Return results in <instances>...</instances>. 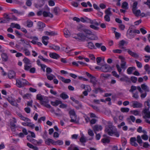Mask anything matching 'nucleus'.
Returning <instances> with one entry per match:
<instances>
[{
  "instance_id": "473e14b6",
  "label": "nucleus",
  "mask_w": 150,
  "mask_h": 150,
  "mask_svg": "<svg viewBox=\"0 0 150 150\" xmlns=\"http://www.w3.org/2000/svg\"><path fill=\"white\" fill-rule=\"evenodd\" d=\"M90 82L93 85H95L96 84V78L95 76H92L90 78Z\"/></svg>"
},
{
  "instance_id": "9d476101",
  "label": "nucleus",
  "mask_w": 150,
  "mask_h": 150,
  "mask_svg": "<svg viewBox=\"0 0 150 150\" xmlns=\"http://www.w3.org/2000/svg\"><path fill=\"white\" fill-rule=\"evenodd\" d=\"M42 14L44 17H49L51 18H52L53 17V15L50 12H47L46 11H43L42 12Z\"/></svg>"
},
{
  "instance_id": "dca6fc26",
  "label": "nucleus",
  "mask_w": 150,
  "mask_h": 150,
  "mask_svg": "<svg viewBox=\"0 0 150 150\" xmlns=\"http://www.w3.org/2000/svg\"><path fill=\"white\" fill-rule=\"evenodd\" d=\"M16 75L15 72L13 71H10L8 73V76L9 79H12L14 78Z\"/></svg>"
},
{
  "instance_id": "4be33fe9",
  "label": "nucleus",
  "mask_w": 150,
  "mask_h": 150,
  "mask_svg": "<svg viewBox=\"0 0 150 150\" xmlns=\"http://www.w3.org/2000/svg\"><path fill=\"white\" fill-rule=\"evenodd\" d=\"M60 97L63 100H65L69 98V96L64 92H62L60 95Z\"/></svg>"
},
{
  "instance_id": "0e129e2a",
  "label": "nucleus",
  "mask_w": 150,
  "mask_h": 150,
  "mask_svg": "<svg viewBox=\"0 0 150 150\" xmlns=\"http://www.w3.org/2000/svg\"><path fill=\"white\" fill-rule=\"evenodd\" d=\"M144 50L145 51L147 52H150V47L148 45H147L144 48Z\"/></svg>"
},
{
  "instance_id": "e433bc0d",
  "label": "nucleus",
  "mask_w": 150,
  "mask_h": 150,
  "mask_svg": "<svg viewBox=\"0 0 150 150\" xmlns=\"http://www.w3.org/2000/svg\"><path fill=\"white\" fill-rule=\"evenodd\" d=\"M88 45H87L88 47L89 48L91 49H95V47L93 44L91 42H88Z\"/></svg>"
},
{
  "instance_id": "09e8293b",
  "label": "nucleus",
  "mask_w": 150,
  "mask_h": 150,
  "mask_svg": "<svg viewBox=\"0 0 150 150\" xmlns=\"http://www.w3.org/2000/svg\"><path fill=\"white\" fill-rule=\"evenodd\" d=\"M130 112L135 116L138 115L139 114V112L137 110H131Z\"/></svg>"
},
{
  "instance_id": "b1692460",
  "label": "nucleus",
  "mask_w": 150,
  "mask_h": 150,
  "mask_svg": "<svg viewBox=\"0 0 150 150\" xmlns=\"http://www.w3.org/2000/svg\"><path fill=\"white\" fill-rule=\"evenodd\" d=\"M38 29H42L45 27V24L41 22H39L38 23Z\"/></svg>"
},
{
  "instance_id": "338daca9",
  "label": "nucleus",
  "mask_w": 150,
  "mask_h": 150,
  "mask_svg": "<svg viewBox=\"0 0 150 150\" xmlns=\"http://www.w3.org/2000/svg\"><path fill=\"white\" fill-rule=\"evenodd\" d=\"M69 114L71 116H74L76 115L75 112L74 110H71L69 112Z\"/></svg>"
},
{
  "instance_id": "cd10ccee",
  "label": "nucleus",
  "mask_w": 150,
  "mask_h": 150,
  "mask_svg": "<svg viewBox=\"0 0 150 150\" xmlns=\"http://www.w3.org/2000/svg\"><path fill=\"white\" fill-rule=\"evenodd\" d=\"M120 80L121 81H124L129 82H130V81L129 78L126 76L124 77L121 78H120Z\"/></svg>"
},
{
  "instance_id": "a878e982",
  "label": "nucleus",
  "mask_w": 150,
  "mask_h": 150,
  "mask_svg": "<svg viewBox=\"0 0 150 150\" xmlns=\"http://www.w3.org/2000/svg\"><path fill=\"white\" fill-rule=\"evenodd\" d=\"M60 11V9L58 7H56L54 8L53 11L55 14L58 15L59 12Z\"/></svg>"
},
{
  "instance_id": "de8ad7c7",
  "label": "nucleus",
  "mask_w": 150,
  "mask_h": 150,
  "mask_svg": "<svg viewBox=\"0 0 150 150\" xmlns=\"http://www.w3.org/2000/svg\"><path fill=\"white\" fill-rule=\"evenodd\" d=\"M83 32H84L86 33V34L88 35H91L92 33V32L91 30L85 28Z\"/></svg>"
},
{
  "instance_id": "79ce46f5",
  "label": "nucleus",
  "mask_w": 150,
  "mask_h": 150,
  "mask_svg": "<svg viewBox=\"0 0 150 150\" xmlns=\"http://www.w3.org/2000/svg\"><path fill=\"white\" fill-rule=\"evenodd\" d=\"M129 110V108H122L120 109L121 111L123 112H127Z\"/></svg>"
},
{
  "instance_id": "5701e85b",
  "label": "nucleus",
  "mask_w": 150,
  "mask_h": 150,
  "mask_svg": "<svg viewBox=\"0 0 150 150\" xmlns=\"http://www.w3.org/2000/svg\"><path fill=\"white\" fill-rule=\"evenodd\" d=\"M48 102V100L47 101H42L41 104V105H44L45 107L47 108H51V106L50 105L47 103Z\"/></svg>"
},
{
  "instance_id": "aec40b11",
  "label": "nucleus",
  "mask_w": 150,
  "mask_h": 150,
  "mask_svg": "<svg viewBox=\"0 0 150 150\" xmlns=\"http://www.w3.org/2000/svg\"><path fill=\"white\" fill-rule=\"evenodd\" d=\"M64 34L65 37L66 38L69 37L71 36V34L67 29H65L64 30Z\"/></svg>"
},
{
  "instance_id": "49530a36",
  "label": "nucleus",
  "mask_w": 150,
  "mask_h": 150,
  "mask_svg": "<svg viewBox=\"0 0 150 150\" xmlns=\"http://www.w3.org/2000/svg\"><path fill=\"white\" fill-rule=\"evenodd\" d=\"M102 60V58L101 57H98L96 58V60L97 64L98 65H100L101 63H100V62Z\"/></svg>"
},
{
  "instance_id": "412c9836",
  "label": "nucleus",
  "mask_w": 150,
  "mask_h": 150,
  "mask_svg": "<svg viewBox=\"0 0 150 150\" xmlns=\"http://www.w3.org/2000/svg\"><path fill=\"white\" fill-rule=\"evenodd\" d=\"M59 78L62 81L65 83H69L71 81V80L70 79H65L64 77L61 76H60Z\"/></svg>"
},
{
  "instance_id": "423d86ee",
  "label": "nucleus",
  "mask_w": 150,
  "mask_h": 150,
  "mask_svg": "<svg viewBox=\"0 0 150 150\" xmlns=\"http://www.w3.org/2000/svg\"><path fill=\"white\" fill-rule=\"evenodd\" d=\"M127 35L129 38L132 39L134 37L136 34L134 33V31H132V30H129V29L127 31Z\"/></svg>"
},
{
  "instance_id": "a18cd8bd",
  "label": "nucleus",
  "mask_w": 150,
  "mask_h": 150,
  "mask_svg": "<svg viewBox=\"0 0 150 150\" xmlns=\"http://www.w3.org/2000/svg\"><path fill=\"white\" fill-rule=\"evenodd\" d=\"M137 141L139 143L140 146L142 145L141 144L142 143V141L141 139V137L139 135H138L137 137Z\"/></svg>"
},
{
  "instance_id": "a19ab883",
  "label": "nucleus",
  "mask_w": 150,
  "mask_h": 150,
  "mask_svg": "<svg viewBox=\"0 0 150 150\" xmlns=\"http://www.w3.org/2000/svg\"><path fill=\"white\" fill-rule=\"evenodd\" d=\"M46 76H47V78L49 80H52L54 79V77H55L54 75L53 74H51L49 75L48 74H46Z\"/></svg>"
},
{
  "instance_id": "bf43d9fd",
  "label": "nucleus",
  "mask_w": 150,
  "mask_h": 150,
  "mask_svg": "<svg viewBox=\"0 0 150 150\" xmlns=\"http://www.w3.org/2000/svg\"><path fill=\"white\" fill-rule=\"evenodd\" d=\"M80 141L81 143H85L86 142V140L84 136H82L80 138Z\"/></svg>"
},
{
  "instance_id": "e2e57ef3",
  "label": "nucleus",
  "mask_w": 150,
  "mask_h": 150,
  "mask_svg": "<svg viewBox=\"0 0 150 150\" xmlns=\"http://www.w3.org/2000/svg\"><path fill=\"white\" fill-rule=\"evenodd\" d=\"M31 96V94L29 93H26L23 96V97L24 99H28Z\"/></svg>"
},
{
  "instance_id": "c756f323",
  "label": "nucleus",
  "mask_w": 150,
  "mask_h": 150,
  "mask_svg": "<svg viewBox=\"0 0 150 150\" xmlns=\"http://www.w3.org/2000/svg\"><path fill=\"white\" fill-rule=\"evenodd\" d=\"M111 8H108L107 9H106L105 11V15H110L111 16L112 14V13L110 11Z\"/></svg>"
},
{
  "instance_id": "f3484780",
  "label": "nucleus",
  "mask_w": 150,
  "mask_h": 150,
  "mask_svg": "<svg viewBox=\"0 0 150 150\" xmlns=\"http://www.w3.org/2000/svg\"><path fill=\"white\" fill-rule=\"evenodd\" d=\"M135 117L133 115H130L129 117L127 118V121L128 122L129 124L131 123L130 120H131L132 122H135Z\"/></svg>"
},
{
  "instance_id": "69168bd1",
  "label": "nucleus",
  "mask_w": 150,
  "mask_h": 150,
  "mask_svg": "<svg viewBox=\"0 0 150 150\" xmlns=\"http://www.w3.org/2000/svg\"><path fill=\"white\" fill-rule=\"evenodd\" d=\"M84 89L85 90V91H87L88 92H90L91 90L90 86L88 85H86V86Z\"/></svg>"
},
{
  "instance_id": "c9c22d12",
  "label": "nucleus",
  "mask_w": 150,
  "mask_h": 150,
  "mask_svg": "<svg viewBox=\"0 0 150 150\" xmlns=\"http://www.w3.org/2000/svg\"><path fill=\"white\" fill-rule=\"evenodd\" d=\"M27 23V26L29 27H31L33 26V23L31 21L28 20L26 22Z\"/></svg>"
},
{
  "instance_id": "ea45409f",
  "label": "nucleus",
  "mask_w": 150,
  "mask_h": 150,
  "mask_svg": "<svg viewBox=\"0 0 150 150\" xmlns=\"http://www.w3.org/2000/svg\"><path fill=\"white\" fill-rule=\"evenodd\" d=\"M132 97L136 99H137L139 98L138 92L137 91L135 93H132Z\"/></svg>"
},
{
  "instance_id": "a211bd4d",
  "label": "nucleus",
  "mask_w": 150,
  "mask_h": 150,
  "mask_svg": "<svg viewBox=\"0 0 150 150\" xmlns=\"http://www.w3.org/2000/svg\"><path fill=\"white\" fill-rule=\"evenodd\" d=\"M45 33V35L50 36H54L57 34V32L53 31L50 32L46 31Z\"/></svg>"
},
{
  "instance_id": "6e6552de",
  "label": "nucleus",
  "mask_w": 150,
  "mask_h": 150,
  "mask_svg": "<svg viewBox=\"0 0 150 150\" xmlns=\"http://www.w3.org/2000/svg\"><path fill=\"white\" fill-rule=\"evenodd\" d=\"M125 43V41L124 40H123L120 41L119 42V44L117 45L118 47L120 49H123L124 50L123 51H124V50L125 49H126L125 47H124V45Z\"/></svg>"
},
{
  "instance_id": "9b49d317",
  "label": "nucleus",
  "mask_w": 150,
  "mask_h": 150,
  "mask_svg": "<svg viewBox=\"0 0 150 150\" xmlns=\"http://www.w3.org/2000/svg\"><path fill=\"white\" fill-rule=\"evenodd\" d=\"M1 58L3 61L6 62L8 60V57L7 54L5 53H3L1 54Z\"/></svg>"
},
{
  "instance_id": "6ab92c4d",
  "label": "nucleus",
  "mask_w": 150,
  "mask_h": 150,
  "mask_svg": "<svg viewBox=\"0 0 150 150\" xmlns=\"http://www.w3.org/2000/svg\"><path fill=\"white\" fill-rule=\"evenodd\" d=\"M136 68L135 67H129L127 70V73L129 74H131L132 73L133 71Z\"/></svg>"
},
{
  "instance_id": "6e6d98bb",
  "label": "nucleus",
  "mask_w": 150,
  "mask_h": 150,
  "mask_svg": "<svg viewBox=\"0 0 150 150\" xmlns=\"http://www.w3.org/2000/svg\"><path fill=\"white\" fill-rule=\"evenodd\" d=\"M37 99L38 100L41 101V103L42 101H43L42 100L43 98L40 94H38L37 95Z\"/></svg>"
},
{
  "instance_id": "bb28decb",
  "label": "nucleus",
  "mask_w": 150,
  "mask_h": 150,
  "mask_svg": "<svg viewBox=\"0 0 150 150\" xmlns=\"http://www.w3.org/2000/svg\"><path fill=\"white\" fill-rule=\"evenodd\" d=\"M103 66L104 68L105 67V69H107V68L108 69L106 70H105V69H104V72H108V71H109L110 70L112 69L111 68L110 66L106 64H104Z\"/></svg>"
},
{
  "instance_id": "7c9ffc66",
  "label": "nucleus",
  "mask_w": 150,
  "mask_h": 150,
  "mask_svg": "<svg viewBox=\"0 0 150 150\" xmlns=\"http://www.w3.org/2000/svg\"><path fill=\"white\" fill-rule=\"evenodd\" d=\"M77 28L78 30L79 31H83L85 29V28L84 27L81 25H79L77 26Z\"/></svg>"
},
{
  "instance_id": "2f4dec72",
  "label": "nucleus",
  "mask_w": 150,
  "mask_h": 150,
  "mask_svg": "<svg viewBox=\"0 0 150 150\" xmlns=\"http://www.w3.org/2000/svg\"><path fill=\"white\" fill-rule=\"evenodd\" d=\"M132 11L133 13L136 16H139L141 13V11L139 9L133 11Z\"/></svg>"
},
{
  "instance_id": "680f3d73",
  "label": "nucleus",
  "mask_w": 150,
  "mask_h": 150,
  "mask_svg": "<svg viewBox=\"0 0 150 150\" xmlns=\"http://www.w3.org/2000/svg\"><path fill=\"white\" fill-rule=\"evenodd\" d=\"M137 89L136 86H132L131 87L130 89L129 90V91L131 92H133L134 91H135Z\"/></svg>"
},
{
  "instance_id": "7ed1b4c3",
  "label": "nucleus",
  "mask_w": 150,
  "mask_h": 150,
  "mask_svg": "<svg viewBox=\"0 0 150 150\" xmlns=\"http://www.w3.org/2000/svg\"><path fill=\"white\" fill-rule=\"evenodd\" d=\"M76 39H78L79 40L81 41H84L85 40L88 41L87 39V35H85L82 33H79L77 35V36L74 37Z\"/></svg>"
},
{
  "instance_id": "f704fd0d",
  "label": "nucleus",
  "mask_w": 150,
  "mask_h": 150,
  "mask_svg": "<svg viewBox=\"0 0 150 150\" xmlns=\"http://www.w3.org/2000/svg\"><path fill=\"white\" fill-rule=\"evenodd\" d=\"M138 5V2L137 1H135L133 3L132 11H134V10H136L137 8V6Z\"/></svg>"
},
{
  "instance_id": "4c0bfd02",
  "label": "nucleus",
  "mask_w": 150,
  "mask_h": 150,
  "mask_svg": "<svg viewBox=\"0 0 150 150\" xmlns=\"http://www.w3.org/2000/svg\"><path fill=\"white\" fill-rule=\"evenodd\" d=\"M49 47L51 49H53L55 50H58L60 49V47L57 46L52 45L49 46Z\"/></svg>"
},
{
  "instance_id": "13d9d810",
  "label": "nucleus",
  "mask_w": 150,
  "mask_h": 150,
  "mask_svg": "<svg viewBox=\"0 0 150 150\" xmlns=\"http://www.w3.org/2000/svg\"><path fill=\"white\" fill-rule=\"evenodd\" d=\"M135 62H136L137 66L139 68H141L142 67V64L141 62L138 61L137 60H135Z\"/></svg>"
},
{
  "instance_id": "58836bf2",
  "label": "nucleus",
  "mask_w": 150,
  "mask_h": 150,
  "mask_svg": "<svg viewBox=\"0 0 150 150\" xmlns=\"http://www.w3.org/2000/svg\"><path fill=\"white\" fill-rule=\"evenodd\" d=\"M98 65L96 67L95 69L97 70H100L102 71H103V64L101 63L100 65Z\"/></svg>"
},
{
  "instance_id": "393cba45",
  "label": "nucleus",
  "mask_w": 150,
  "mask_h": 150,
  "mask_svg": "<svg viewBox=\"0 0 150 150\" xmlns=\"http://www.w3.org/2000/svg\"><path fill=\"white\" fill-rule=\"evenodd\" d=\"M144 69L146 71H147L148 74H150V67L148 64H146L144 67Z\"/></svg>"
},
{
  "instance_id": "c85d7f7f",
  "label": "nucleus",
  "mask_w": 150,
  "mask_h": 150,
  "mask_svg": "<svg viewBox=\"0 0 150 150\" xmlns=\"http://www.w3.org/2000/svg\"><path fill=\"white\" fill-rule=\"evenodd\" d=\"M141 87L143 90L145 91L146 92H149V90L147 86L144 84H142L141 85Z\"/></svg>"
},
{
  "instance_id": "2eb2a0df",
  "label": "nucleus",
  "mask_w": 150,
  "mask_h": 150,
  "mask_svg": "<svg viewBox=\"0 0 150 150\" xmlns=\"http://www.w3.org/2000/svg\"><path fill=\"white\" fill-rule=\"evenodd\" d=\"M89 36L87 35V38L92 40H95L98 39L97 37L95 35L91 34Z\"/></svg>"
},
{
  "instance_id": "0eeeda50",
  "label": "nucleus",
  "mask_w": 150,
  "mask_h": 150,
  "mask_svg": "<svg viewBox=\"0 0 150 150\" xmlns=\"http://www.w3.org/2000/svg\"><path fill=\"white\" fill-rule=\"evenodd\" d=\"M132 102V106L134 108H141L142 106V104L138 102V101H133Z\"/></svg>"
},
{
  "instance_id": "3c124183",
  "label": "nucleus",
  "mask_w": 150,
  "mask_h": 150,
  "mask_svg": "<svg viewBox=\"0 0 150 150\" xmlns=\"http://www.w3.org/2000/svg\"><path fill=\"white\" fill-rule=\"evenodd\" d=\"M110 15H105L104 16V18L105 20L106 21L109 22L110 21Z\"/></svg>"
},
{
  "instance_id": "37998d69",
  "label": "nucleus",
  "mask_w": 150,
  "mask_h": 150,
  "mask_svg": "<svg viewBox=\"0 0 150 150\" xmlns=\"http://www.w3.org/2000/svg\"><path fill=\"white\" fill-rule=\"evenodd\" d=\"M23 61L27 65L30 64H31L30 60L26 57H25L23 59Z\"/></svg>"
},
{
  "instance_id": "f257e3e1",
  "label": "nucleus",
  "mask_w": 150,
  "mask_h": 150,
  "mask_svg": "<svg viewBox=\"0 0 150 150\" xmlns=\"http://www.w3.org/2000/svg\"><path fill=\"white\" fill-rule=\"evenodd\" d=\"M105 132L110 136L114 135L118 137L120 136L119 132L117 129L111 122L109 123L108 125L105 126Z\"/></svg>"
},
{
  "instance_id": "052dcab7",
  "label": "nucleus",
  "mask_w": 150,
  "mask_h": 150,
  "mask_svg": "<svg viewBox=\"0 0 150 150\" xmlns=\"http://www.w3.org/2000/svg\"><path fill=\"white\" fill-rule=\"evenodd\" d=\"M137 77L132 76L131 77V80L133 83H135L137 81Z\"/></svg>"
},
{
  "instance_id": "c03bdc74",
  "label": "nucleus",
  "mask_w": 150,
  "mask_h": 150,
  "mask_svg": "<svg viewBox=\"0 0 150 150\" xmlns=\"http://www.w3.org/2000/svg\"><path fill=\"white\" fill-rule=\"evenodd\" d=\"M12 11H13L14 13L18 14V15H21L23 14V12H19L18 10L15 9H13L12 10Z\"/></svg>"
},
{
  "instance_id": "4d7b16f0",
  "label": "nucleus",
  "mask_w": 150,
  "mask_h": 150,
  "mask_svg": "<svg viewBox=\"0 0 150 150\" xmlns=\"http://www.w3.org/2000/svg\"><path fill=\"white\" fill-rule=\"evenodd\" d=\"M52 70L50 67H47L46 69V74H49L52 72Z\"/></svg>"
},
{
  "instance_id": "f03ea898",
  "label": "nucleus",
  "mask_w": 150,
  "mask_h": 150,
  "mask_svg": "<svg viewBox=\"0 0 150 150\" xmlns=\"http://www.w3.org/2000/svg\"><path fill=\"white\" fill-rule=\"evenodd\" d=\"M28 82L23 79H16V85L19 88H21L24 85L27 84Z\"/></svg>"
},
{
  "instance_id": "72a5a7b5",
  "label": "nucleus",
  "mask_w": 150,
  "mask_h": 150,
  "mask_svg": "<svg viewBox=\"0 0 150 150\" xmlns=\"http://www.w3.org/2000/svg\"><path fill=\"white\" fill-rule=\"evenodd\" d=\"M71 120L70 122H76L77 117L76 115L74 116H71L70 117Z\"/></svg>"
},
{
  "instance_id": "603ef678",
  "label": "nucleus",
  "mask_w": 150,
  "mask_h": 150,
  "mask_svg": "<svg viewBox=\"0 0 150 150\" xmlns=\"http://www.w3.org/2000/svg\"><path fill=\"white\" fill-rule=\"evenodd\" d=\"M112 52L114 53L121 54L122 53V51L121 50L117 49L113 50Z\"/></svg>"
},
{
  "instance_id": "8fccbe9b",
  "label": "nucleus",
  "mask_w": 150,
  "mask_h": 150,
  "mask_svg": "<svg viewBox=\"0 0 150 150\" xmlns=\"http://www.w3.org/2000/svg\"><path fill=\"white\" fill-rule=\"evenodd\" d=\"M4 18L7 20L8 22H9L10 20L11 19L10 16H9L8 14L6 13H4Z\"/></svg>"
},
{
  "instance_id": "f8f14e48",
  "label": "nucleus",
  "mask_w": 150,
  "mask_h": 150,
  "mask_svg": "<svg viewBox=\"0 0 150 150\" xmlns=\"http://www.w3.org/2000/svg\"><path fill=\"white\" fill-rule=\"evenodd\" d=\"M136 140V138L135 137H131L130 139L131 144L132 146L135 147L137 146L138 145V144L135 142Z\"/></svg>"
},
{
  "instance_id": "864d4df0",
  "label": "nucleus",
  "mask_w": 150,
  "mask_h": 150,
  "mask_svg": "<svg viewBox=\"0 0 150 150\" xmlns=\"http://www.w3.org/2000/svg\"><path fill=\"white\" fill-rule=\"evenodd\" d=\"M128 4L126 2H124L122 4V8L126 9L128 6Z\"/></svg>"
},
{
  "instance_id": "39448f33",
  "label": "nucleus",
  "mask_w": 150,
  "mask_h": 150,
  "mask_svg": "<svg viewBox=\"0 0 150 150\" xmlns=\"http://www.w3.org/2000/svg\"><path fill=\"white\" fill-rule=\"evenodd\" d=\"M142 112L145 114V115L143 116V118L145 119L146 118H150V111H148V109H144Z\"/></svg>"
},
{
  "instance_id": "4468645a",
  "label": "nucleus",
  "mask_w": 150,
  "mask_h": 150,
  "mask_svg": "<svg viewBox=\"0 0 150 150\" xmlns=\"http://www.w3.org/2000/svg\"><path fill=\"white\" fill-rule=\"evenodd\" d=\"M110 137L107 136L105 134H104V144H108L110 142Z\"/></svg>"
},
{
  "instance_id": "774afa93",
  "label": "nucleus",
  "mask_w": 150,
  "mask_h": 150,
  "mask_svg": "<svg viewBox=\"0 0 150 150\" xmlns=\"http://www.w3.org/2000/svg\"><path fill=\"white\" fill-rule=\"evenodd\" d=\"M144 57L146 58L144 59V61L146 62H148L150 59V56L145 55Z\"/></svg>"
},
{
  "instance_id": "20e7f679",
  "label": "nucleus",
  "mask_w": 150,
  "mask_h": 150,
  "mask_svg": "<svg viewBox=\"0 0 150 150\" xmlns=\"http://www.w3.org/2000/svg\"><path fill=\"white\" fill-rule=\"evenodd\" d=\"M127 50L128 53L132 57L135 58L139 57V56L137 53L131 51L129 49H125L124 50L125 51Z\"/></svg>"
},
{
  "instance_id": "1a4fd4ad",
  "label": "nucleus",
  "mask_w": 150,
  "mask_h": 150,
  "mask_svg": "<svg viewBox=\"0 0 150 150\" xmlns=\"http://www.w3.org/2000/svg\"><path fill=\"white\" fill-rule=\"evenodd\" d=\"M49 56L50 57L55 59H57L60 58V56L55 53H50Z\"/></svg>"
},
{
  "instance_id": "ddd939ff",
  "label": "nucleus",
  "mask_w": 150,
  "mask_h": 150,
  "mask_svg": "<svg viewBox=\"0 0 150 150\" xmlns=\"http://www.w3.org/2000/svg\"><path fill=\"white\" fill-rule=\"evenodd\" d=\"M93 129L95 133L96 134V132L102 130V127L101 125H96L94 126Z\"/></svg>"
},
{
  "instance_id": "5fc2aeb1",
  "label": "nucleus",
  "mask_w": 150,
  "mask_h": 150,
  "mask_svg": "<svg viewBox=\"0 0 150 150\" xmlns=\"http://www.w3.org/2000/svg\"><path fill=\"white\" fill-rule=\"evenodd\" d=\"M90 23L92 24H94V25L97 26L99 24L95 20H91Z\"/></svg>"
}]
</instances>
